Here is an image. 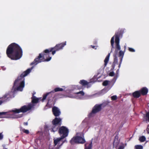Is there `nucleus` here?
<instances>
[{
	"label": "nucleus",
	"mask_w": 149,
	"mask_h": 149,
	"mask_svg": "<svg viewBox=\"0 0 149 149\" xmlns=\"http://www.w3.org/2000/svg\"><path fill=\"white\" fill-rule=\"evenodd\" d=\"M66 41L59 44H57L53 47H51L46 49L41 53H40L39 56L36 58L34 61L31 63V65H36L42 62L49 61H50L52 57L49 56V53L52 52L53 55H54L56 51L62 49L63 47L66 45Z\"/></svg>",
	"instance_id": "f257e3e1"
},
{
	"label": "nucleus",
	"mask_w": 149,
	"mask_h": 149,
	"mask_svg": "<svg viewBox=\"0 0 149 149\" xmlns=\"http://www.w3.org/2000/svg\"><path fill=\"white\" fill-rule=\"evenodd\" d=\"M6 54L8 57L12 60H17L22 57L23 51L19 45L15 43H13L8 47Z\"/></svg>",
	"instance_id": "f03ea898"
},
{
	"label": "nucleus",
	"mask_w": 149,
	"mask_h": 149,
	"mask_svg": "<svg viewBox=\"0 0 149 149\" xmlns=\"http://www.w3.org/2000/svg\"><path fill=\"white\" fill-rule=\"evenodd\" d=\"M33 68V67H32L31 68L27 69L26 70L22 73L18 77L17 79L14 82L13 87L14 88L17 86L19 84V85L17 87V90L22 91L24 86V77L31 72Z\"/></svg>",
	"instance_id": "7ed1b4c3"
},
{
	"label": "nucleus",
	"mask_w": 149,
	"mask_h": 149,
	"mask_svg": "<svg viewBox=\"0 0 149 149\" xmlns=\"http://www.w3.org/2000/svg\"><path fill=\"white\" fill-rule=\"evenodd\" d=\"M33 105L32 104H29L28 105H24L22 106L19 109L15 108L10 111V112L15 113H18L20 112L23 113L30 110L33 107Z\"/></svg>",
	"instance_id": "20e7f679"
},
{
	"label": "nucleus",
	"mask_w": 149,
	"mask_h": 149,
	"mask_svg": "<svg viewBox=\"0 0 149 149\" xmlns=\"http://www.w3.org/2000/svg\"><path fill=\"white\" fill-rule=\"evenodd\" d=\"M69 131L68 128L64 126H62L59 128L58 133L61 138L63 139L67 137L69 134Z\"/></svg>",
	"instance_id": "39448f33"
},
{
	"label": "nucleus",
	"mask_w": 149,
	"mask_h": 149,
	"mask_svg": "<svg viewBox=\"0 0 149 149\" xmlns=\"http://www.w3.org/2000/svg\"><path fill=\"white\" fill-rule=\"evenodd\" d=\"M70 142L72 144H73L74 143L83 144L86 142V141L84 139V136L83 137L76 136L72 138L70 141Z\"/></svg>",
	"instance_id": "423d86ee"
},
{
	"label": "nucleus",
	"mask_w": 149,
	"mask_h": 149,
	"mask_svg": "<svg viewBox=\"0 0 149 149\" xmlns=\"http://www.w3.org/2000/svg\"><path fill=\"white\" fill-rule=\"evenodd\" d=\"M115 36V42L116 44L115 48V54H118L119 51L120 50V47L119 45V37L120 35L119 34H116Z\"/></svg>",
	"instance_id": "0eeeda50"
},
{
	"label": "nucleus",
	"mask_w": 149,
	"mask_h": 149,
	"mask_svg": "<svg viewBox=\"0 0 149 149\" xmlns=\"http://www.w3.org/2000/svg\"><path fill=\"white\" fill-rule=\"evenodd\" d=\"M54 91H52L46 94L43 95V98L42 99H41V98H36L35 96H33L31 97L32 102L33 104L37 103L39 101H41L42 102H43L44 100L46 99L47 95L51 93H54Z\"/></svg>",
	"instance_id": "6e6552de"
},
{
	"label": "nucleus",
	"mask_w": 149,
	"mask_h": 149,
	"mask_svg": "<svg viewBox=\"0 0 149 149\" xmlns=\"http://www.w3.org/2000/svg\"><path fill=\"white\" fill-rule=\"evenodd\" d=\"M102 104H96L93 108L91 112L89 114V116H92L93 114L96 113L100 111L102 109Z\"/></svg>",
	"instance_id": "1a4fd4ad"
},
{
	"label": "nucleus",
	"mask_w": 149,
	"mask_h": 149,
	"mask_svg": "<svg viewBox=\"0 0 149 149\" xmlns=\"http://www.w3.org/2000/svg\"><path fill=\"white\" fill-rule=\"evenodd\" d=\"M52 112L53 115L55 117H58L61 114L59 109L57 107H54L52 108Z\"/></svg>",
	"instance_id": "9d476101"
},
{
	"label": "nucleus",
	"mask_w": 149,
	"mask_h": 149,
	"mask_svg": "<svg viewBox=\"0 0 149 149\" xmlns=\"http://www.w3.org/2000/svg\"><path fill=\"white\" fill-rule=\"evenodd\" d=\"M62 119L60 118L56 117L52 121V124L53 125L60 126L61 124Z\"/></svg>",
	"instance_id": "9b49d317"
},
{
	"label": "nucleus",
	"mask_w": 149,
	"mask_h": 149,
	"mask_svg": "<svg viewBox=\"0 0 149 149\" xmlns=\"http://www.w3.org/2000/svg\"><path fill=\"white\" fill-rule=\"evenodd\" d=\"M141 95L144 96L146 95L148 92V89L146 87H143L139 90Z\"/></svg>",
	"instance_id": "f8f14e48"
},
{
	"label": "nucleus",
	"mask_w": 149,
	"mask_h": 149,
	"mask_svg": "<svg viewBox=\"0 0 149 149\" xmlns=\"http://www.w3.org/2000/svg\"><path fill=\"white\" fill-rule=\"evenodd\" d=\"M63 139V138H61V137H60V138H57L56 139H54V145L55 146H56L57 144H58V147L59 148V145L60 144V142L61 141L62 139Z\"/></svg>",
	"instance_id": "ddd939ff"
},
{
	"label": "nucleus",
	"mask_w": 149,
	"mask_h": 149,
	"mask_svg": "<svg viewBox=\"0 0 149 149\" xmlns=\"http://www.w3.org/2000/svg\"><path fill=\"white\" fill-rule=\"evenodd\" d=\"M132 95L134 98H138L140 96L141 94L139 90L138 91H135L133 93Z\"/></svg>",
	"instance_id": "4468645a"
},
{
	"label": "nucleus",
	"mask_w": 149,
	"mask_h": 149,
	"mask_svg": "<svg viewBox=\"0 0 149 149\" xmlns=\"http://www.w3.org/2000/svg\"><path fill=\"white\" fill-rule=\"evenodd\" d=\"M124 50L123 51L121 50H120L119 53V57H120V59L122 58V60L124 54V53L125 52L126 46L125 45L124 47Z\"/></svg>",
	"instance_id": "2eb2a0df"
},
{
	"label": "nucleus",
	"mask_w": 149,
	"mask_h": 149,
	"mask_svg": "<svg viewBox=\"0 0 149 149\" xmlns=\"http://www.w3.org/2000/svg\"><path fill=\"white\" fill-rule=\"evenodd\" d=\"M110 56V54L109 53L108 54V55L106 56L104 61V68L107 65V64L109 61Z\"/></svg>",
	"instance_id": "dca6fc26"
},
{
	"label": "nucleus",
	"mask_w": 149,
	"mask_h": 149,
	"mask_svg": "<svg viewBox=\"0 0 149 149\" xmlns=\"http://www.w3.org/2000/svg\"><path fill=\"white\" fill-rule=\"evenodd\" d=\"M85 149H92V142L90 143H86L85 144Z\"/></svg>",
	"instance_id": "f3484780"
},
{
	"label": "nucleus",
	"mask_w": 149,
	"mask_h": 149,
	"mask_svg": "<svg viewBox=\"0 0 149 149\" xmlns=\"http://www.w3.org/2000/svg\"><path fill=\"white\" fill-rule=\"evenodd\" d=\"M79 83L83 86H85L88 85L89 82H88L86 81L83 79L81 80Z\"/></svg>",
	"instance_id": "a211bd4d"
},
{
	"label": "nucleus",
	"mask_w": 149,
	"mask_h": 149,
	"mask_svg": "<svg viewBox=\"0 0 149 149\" xmlns=\"http://www.w3.org/2000/svg\"><path fill=\"white\" fill-rule=\"evenodd\" d=\"M60 126H58V125H53L52 126V130H51V131L54 132L57 131L58 130L59 128V127Z\"/></svg>",
	"instance_id": "6ab92c4d"
},
{
	"label": "nucleus",
	"mask_w": 149,
	"mask_h": 149,
	"mask_svg": "<svg viewBox=\"0 0 149 149\" xmlns=\"http://www.w3.org/2000/svg\"><path fill=\"white\" fill-rule=\"evenodd\" d=\"M23 115V114L16 115L14 113H13L11 115V117L14 118H17L22 117Z\"/></svg>",
	"instance_id": "aec40b11"
},
{
	"label": "nucleus",
	"mask_w": 149,
	"mask_h": 149,
	"mask_svg": "<svg viewBox=\"0 0 149 149\" xmlns=\"http://www.w3.org/2000/svg\"><path fill=\"white\" fill-rule=\"evenodd\" d=\"M117 55L118 54H115L113 55L114 61L112 64L113 65H115L116 64H118V58L117 57Z\"/></svg>",
	"instance_id": "412c9836"
},
{
	"label": "nucleus",
	"mask_w": 149,
	"mask_h": 149,
	"mask_svg": "<svg viewBox=\"0 0 149 149\" xmlns=\"http://www.w3.org/2000/svg\"><path fill=\"white\" fill-rule=\"evenodd\" d=\"M119 143V141L118 140H114L113 143V147L115 148H116L118 146V144Z\"/></svg>",
	"instance_id": "4be33fe9"
},
{
	"label": "nucleus",
	"mask_w": 149,
	"mask_h": 149,
	"mask_svg": "<svg viewBox=\"0 0 149 149\" xmlns=\"http://www.w3.org/2000/svg\"><path fill=\"white\" fill-rule=\"evenodd\" d=\"M114 43V36L112 37V38H111V51L112 50L113 48H114V46H113V44Z\"/></svg>",
	"instance_id": "5701e85b"
},
{
	"label": "nucleus",
	"mask_w": 149,
	"mask_h": 149,
	"mask_svg": "<svg viewBox=\"0 0 149 149\" xmlns=\"http://www.w3.org/2000/svg\"><path fill=\"white\" fill-rule=\"evenodd\" d=\"M146 138L144 136H141L139 138V140L141 142H143L146 141Z\"/></svg>",
	"instance_id": "b1692460"
},
{
	"label": "nucleus",
	"mask_w": 149,
	"mask_h": 149,
	"mask_svg": "<svg viewBox=\"0 0 149 149\" xmlns=\"http://www.w3.org/2000/svg\"><path fill=\"white\" fill-rule=\"evenodd\" d=\"M145 118L146 121L149 122V111L146 113Z\"/></svg>",
	"instance_id": "393cba45"
},
{
	"label": "nucleus",
	"mask_w": 149,
	"mask_h": 149,
	"mask_svg": "<svg viewBox=\"0 0 149 149\" xmlns=\"http://www.w3.org/2000/svg\"><path fill=\"white\" fill-rule=\"evenodd\" d=\"M63 90V89L59 87L55 88L54 89V91L55 92L58 91H62Z\"/></svg>",
	"instance_id": "a878e982"
},
{
	"label": "nucleus",
	"mask_w": 149,
	"mask_h": 149,
	"mask_svg": "<svg viewBox=\"0 0 149 149\" xmlns=\"http://www.w3.org/2000/svg\"><path fill=\"white\" fill-rule=\"evenodd\" d=\"M9 114L8 112H0V118H2L3 117L2 116L3 115H6Z\"/></svg>",
	"instance_id": "bb28decb"
},
{
	"label": "nucleus",
	"mask_w": 149,
	"mask_h": 149,
	"mask_svg": "<svg viewBox=\"0 0 149 149\" xmlns=\"http://www.w3.org/2000/svg\"><path fill=\"white\" fill-rule=\"evenodd\" d=\"M20 130L26 134H28L29 133V131L28 130H25L22 128L20 129Z\"/></svg>",
	"instance_id": "cd10ccee"
},
{
	"label": "nucleus",
	"mask_w": 149,
	"mask_h": 149,
	"mask_svg": "<svg viewBox=\"0 0 149 149\" xmlns=\"http://www.w3.org/2000/svg\"><path fill=\"white\" fill-rule=\"evenodd\" d=\"M135 149H143V147L141 145H137L135 147Z\"/></svg>",
	"instance_id": "c85d7f7f"
},
{
	"label": "nucleus",
	"mask_w": 149,
	"mask_h": 149,
	"mask_svg": "<svg viewBox=\"0 0 149 149\" xmlns=\"http://www.w3.org/2000/svg\"><path fill=\"white\" fill-rule=\"evenodd\" d=\"M108 83H109V81H108L105 80L103 82L102 84H103V86H107L108 85Z\"/></svg>",
	"instance_id": "c756f323"
},
{
	"label": "nucleus",
	"mask_w": 149,
	"mask_h": 149,
	"mask_svg": "<svg viewBox=\"0 0 149 149\" xmlns=\"http://www.w3.org/2000/svg\"><path fill=\"white\" fill-rule=\"evenodd\" d=\"M117 99V97L116 95H113L111 97V99L113 100H116Z\"/></svg>",
	"instance_id": "7c9ffc66"
},
{
	"label": "nucleus",
	"mask_w": 149,
	"mask_h": 149,
	"mask_svg": "<svg viewBox=\"0 0 149 149\" xmlns=\"http://www.w3.org/2000/svg\"><path fill=\"white\" fill-rule=\"evenodd\" d=\"M118 70H119V69H118L116 71V74H117L116 75V76H115L113 78V79L115 81L116 80V79L118 77Z\"/></svg>",
	"instance_id": "2f4dec72"
},
{
	"label": "nucleus",
	"mask_w": 149,
	"mask_h": 149,
	"mask_svg": "<svg viewBox=\"0 0 149 149\" xmlns=\"http://www.w3.org/2000/svg\"><path fill=\"white\" fill-rule=\"evenodd\" d=\"M76 93L77 94H80L82 96H83L84 95V93L83 91H80L77 93Z\"/></svg>",
	"instance_id": "473e14b6"
},
{
	"label": "nucleus",
	"mask_w": 149,
	"mask_h": 149,
	"mask_svg": "<svg viewBox=\"0 0 149 149\" xmlns=\"http://www.w3.org/2000/svg\"><path fill=\"white\" fill-rule=\"evenodd\" d=\"M128 50L129 51L131 52H134L135 51V50L134 49L130 47H129Z\"/></svg>",
	"instance_id": "72a5a7b5"
},
{
	"label": "nucleus",
	"mask_w": 149,
	"mask_h": 149,
	"mask_svg": "<svg viewBox=\"0 0 149 149\" xmlns=\"http://www.w3.org/2000/svg\"><path fill=\"white\" fill-rule=\"evenodd\" d=\"M114 74H114V72L113 71H112V72H110L109 73V75L110 76L113 77L114 75Z\"/></svg>",
	"instance_id": "f704fd0d"
},
{
	"label": "nucleus",
	"mask_w": 149,
	"mask_h": 149,
	"mask_svg": "<svg viewBox=\"0 0 149 149\" xmlns=\"http://www.w3.org/2000/svg\"><path fill=\"white\" fill-rule=\"evenodd\" d=\"M3 137V135L2 134V133H0V140H2Z\"/></svg>",
	"instance_id": "c9c22d12"
},
{
	"label": "nucleus",
	"mask_w": 149,
	"mask_h": 149,
	"mask_svg": "<svg viewBox=\"0 0 149 149\" xmlns=\"http://www.w3.org/2000/svg\"><path fill=\"white\" fill-rule=\"evenodd\" d=\"M67 142V141L66 140H64V141H63L62 142V143H60V144L59 145V147H60L65 142Z\"/></svg>",
	"instance_id": "e433bc0d"
},
{
	"label": "nucleus",
	"mask_w": 149,
	"mask_h": 149,
	"mask_svg": "<svg viewBox=\"0 0 149 149\" xmlns=\"http://www.w3.org/2000/svg\"><path fill=\"white\" fill-rule=\"evenodd\" d=\"M115 65L112 64V68L110 70L111 71H113L114 70L115 68Z\"/></svg>",
	"instance_id": "4c0bfd02"
},
{
	"label": "nucleus",
	"mask_w": 149,
	"mask_h": 149,
	"mask_svg": "<svg viewBox=\"0 0 149 149\" xmlns=\"http://www.w3.org/2000/svg\"><path fill=\"white\" fill-rule=\"evenodd\" d=\"M122 58H121V59H120V63L118 65V68H120V67L121 64L122 63Z\"/></svg>",
	"instance_id": "58836bf2"
},
{
	"label": "nucleus",
	"mask_w": 149,
	"mask_h": 149,
	"mask_svg": "<svg viewBox=\"0 0 149 149\" xmlns=\"http://www.w3.org/2000/svg\"><path fill=\"white\" fill-rule=\"evenodd\" d=\"M146 130L148 134H149V125L148 126Z\"/></svg>",
	"instance_id": "ea45409f"
},
{
	"label": "nucleus",
	"mask_w": 149,
	"mask_h": 149,
	"mask_svg": "<svg viewBox=\"0 0 149 149\" xmlns=\"http://www.w3.org/2000/svg\"><path fill=\"white\" fill-rule=\"evenodd\" d=\"M118 135H116L115 137V139L114 140H118Z\"/></svg>",
	"instance_id": "a19ab883"
},
{
	"label": "nucleus",
	"mask_w": 149,
	"mask_h": 149,
	"mask_svg": "<svg viewBox=\"0 0 149 149\" xmlns=\"http://www.w3.org/2000/svg\"><path fill=\"white\" fill-rule=\"evenodd\" d=\"M124 148L123 146H121L118 148V149H123Z\"/></svg>",
	"instance_id": "79ce46f5"
},
{
	"label": "nucleus",
	"mask_w": 149,
	"mask_h": 149,
	"mask_svg": "<svg viewBox=\"0 0 149 149\" xmlns=\"http://www.w3.org/2000/svg\"><path fill=\"white\" fill-rule=\"evenodd\" d=\"M23 124H24V125H25V126H27L28 125V123L27 122H24V123Z\"/></svg>",
	"instance_id": "37998d69"
},
{
	"label": "nucleus",
	"mask_w": 149,
	"mask_h": 149,
	"mask_svg": "<svg viewBox=\"0 0 149 149\" xmlns=\"http://www.w3.org/2000/svg\"><path fill=\"white\" fill-rule=\"evenodd\" d=\"M91 47L93 49L95 48V46L91 45Z\"/></svg>",
	"instance_id": "c03bdc74"
},
{
	"label": "nucleus",
	"mask_w": 149,
	"mask_h": 149,
	"mask_svg": "<svg viewBox=\"0 0 149 149\" xmlns=\"http://www.w3.org/2000/svg\"><path fill=\"white\" fill-rule=\"evenodd\" d=\"M3 101L1 100H0V105H1L3 103Z\"/></svg>",
	"instance_id": "a18cd8bd"
},
{
	"label": "nucleus",
	"mask_w": 149,
	"mask_h": 149,
	"mask_svg": "<svg viewBox=\"0 0 149 149\" xmlns=\"http://www.w3.org/2000/svg\"><path fill=\"white\" fill-rule=\"evenodd\" d=\"M56 149H59V148L58 147Z\"/></svg>",
	"instance_id": "49530a36"
},
{
	"label": "nucleus",
	"mask_w": 149,
	"mask_h": 149,
	"mask_svg": "<svg viewBox=\"0 0 149 149\" xmlns=\"http://www.w3.org/2000/svg\"><path fill=\"white\" fill-rule=\"evenodd\" d=\"M48 104V103H47V105H46V106H47V104Z\"/></svg>",
	"instance_id": "de8ad7c7"
}]
</instances>
